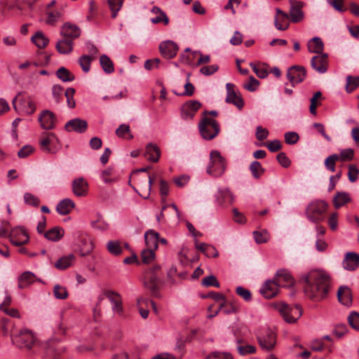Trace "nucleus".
<instances>
[{"mask_svg": "<svg viewBox=\"0 0 359 359\" xmlns=\"http://www.w3.org/2000/svg\"><path fill=\"white\" fill-rule=\"evenodd\" d=\"M154 251L155 250L150 248L143 250L141 253L142 262L144 264H149L155 258Z\"/></svg>", "mask_w": 359, "mask_h": 359, "instance_id": "5fc2aeb1", "label": "nucleus"}, {"mask_svg": "<svg viewBox=\"0 0 359 359\" xmlns=\"http://www.w3.org/2000/svg\"><path fill=\"white\" fill-rule=\"evenodd\" d=\"M146 155L148 156L149 161L152 162H157L161 156V151L159 147L154 144L149 143L146 147Z\"/></svg>", "mask_w": 359, "mask_h": 359, "instance_id": "473e14b6", "label": "nucleus"}, {"mask_svg": "<svg viewBox=\"0 0 359 359\" xmlns=\"http://www.w3.org/2000/svg\"><path fill=\"white\" fill-rule=\"evenodd\" d=\"M324 44L322 39L318 36L311 39L308 43V49L311 53L323 54Z\"/></svg>", "mask_w": 359, "mask_h": 359, "instance_id": "2f4dec72", "label": "nucleus"}, {"mask_svg": "<svg viewBox=\"0 0 359 359\" xmlns=\"http://www.w3.org/2000/svg\"><path fill=\"white\" fill-rule=\"evenodd\" d=\"M74 93L75 89L74 88H68L65 93V95L67 98V106L71 109L74 108L76 105V102L74 100Z\"/></svg>", "mask_w": 359, "mask_h": 359, "instance_id": "680f3d73", "label": "nucleus"}, {"mask_svg": "<svg viewBox=\"0 0 359 359\" xmlns=\"http://www.w3.org/2000/svg\"><path fill=\"white\" fill-rule=\"evenodd\" d=\"M100 63L105 73L111 74L114 72L113 62L107 55L104 54L100 56Z\"/></svg>", "mask_w": 359, "mask_h": 359, "instance_id": "a19ab883", "label": "nucleus"}, {"mask_svg": "<svg viewBox=\"0 0 359 359\" xmlns=\"http://www.w3.org/2000/svg\"><path fill=\"white\" fill-rule=\"evenodd\" d=\"M236 348L241 355H247L256 352V347L245 343L236 344Z\"/></svg>", "mask_w": 359, "mask_h": 359, "instance_id": "79ce46f5", "label": "nucleus"}, {"mask_svg": "<svg viewBox=\"0 0 359 359\" xmlns=\"http://www.w3.org/2000/svg\"><path fill=\"white\" fill-rule=\"evenodd\" d=\"M107 4L111 11V18H115L122 7L123 0H108Z\"/></svg>", "mask_w": 359, "mask_h": 359, "instance_id": "de8ad7c7", "label": "nucleus"}, {"mask_svg": "<svg viewBox=\"0 0 359 359\" xmlns=\"http://www.w3.org/2000/svg\"><path fill=\"white\" fill-rule=\"evenodd\" d=\"M348 178L351 182H355L358 179L359 169L355 164H349L348 165Z\"/></svg>", "mask_w": 359, "mask_h": 359, "instance_id": "3c124183", "label": "nucleus"}, {"mask_svg": "<svg viewBox=\"0 0 359 359\" xmlns=\"http://www.w3.org/2000/svg\"><path fill=\"white\" fill-rule=\"evenodd\" d=\"M179 50L178 45L170 40L163 41L159 45V50L161 54L167 59L175 57Z\"/></svg>", "mask_w": 359, "mask_h": 359, "instance_id": "a211bd4d", "label": "nucleus"}, {"mask_svg": "<svg viewBox=\"0 0 359 359\" xmlns=\"http://www.w3.org/2000/svg\"><path fill=\"white\" fill-rule=\"evenodd\" d=\"M226 97L225 102L229 104H232L236 106L238 109H242L244 107L245 102L239 90L236 89V86L231 83L226 84Z\"/></svg>", "mask_w": 359, "mask_h": 359, "instance_id": "9b49d317", "label": "nucleus"}, {"mask_svg": "<svg viewBox=\"0 0 359 359\" xmlns=\"http://www.w3.org/2000/svg\"><path fill=\"white\" fill-rule=\"evenodd\" d=\"M72 191L76 196H84L88 192V183L83 177L75 179L72 182Z\"/></svg>", "mask_w": 359, "mask_h": 359, "instance_id": "a878e982", "label": "nucleus"}, {"mask_svg": "<svg viewBox=\"0 0 359 359\" xmlns=\"http://www.w3.org/2000/svg\"><path fill=\"white\" fill-rule=\"evenodd\" d=\"M261 348L266 351L272 350L276 344V335L270 328L264 327L257 334Z\"/></svg>", "mask_w": 359, "mask_h": 359, "instance_id": "1a4fd4ad", "label": "nucleus"}, {"mask_svg": "<svg viewBox=\"0 0 359 359\" xmlns=\"http://www.w3.org/2000/svg\"><path fill=\"white\" fill-rule=\"evenodd\" d=\"M276 309L288 323H295L302 315L303 310L299 304L290 306L284 303L276 304Z\"/></svg>", "mask_w": 359, "mask_h": 359, "instance_id": "423d86ee", "label": "nucleus"}, {"mask_svg": "<svg viewBox=\"0 0 359 359\" xmlns=\"http://www.w3.org/2000/svg\"><path fill=\"white\" fill-rule=\"evenodd\" d=\"M202 285L204 287H210L214 286L215 287H219L220 284L217 280L216 277L213 275L208 276L207 277H205L201 282Z\"/></svg>", "mask_w": 359, "mask_h": 359, "instance_id": "bf43d9fd", "label": "nucleus"}, {"mask_svg": "<svg viewBox=\"0 0 359 359\" xmlns=\"http://www.w3.org/2000/svg\"><path fill=\"white\" fill-rule=\"evenodd\" d=\"M235 344L245 343L250 335V330L245 325H238L233 329Z\"/></svg>", "mask_w": 359, "mask_h": 359, "instance_id": "393cba45", "label": "nucleus"}, {"mask_svg": "<svg viewBox=\"0 0 359 359\" xmlns=\"http://www.w3.org/2000/svg\"><path fill=\"white\" fill-rule=\"evenodd\" d=\"M349 325L355 330H359V313L352 311L348 317Z\"/></svg>", "mask_w": 359, "mask_h": 359, "instance_id": "0e129e2a", "label": "nucleus"}, {"mask_svg": "<svg viewBox=\"0 0 359 359\" xmlns=\"http://www.w3.org/2000/svg\"><path fill=\"white\" fill-rule=\"evenodd\" d=\"M252 177L255 179H259L264 173L265 169L262 166L260 162L257 161H252L249 167Z\"/></svg>", "mask_w": 359, "mask_h": 359, "instance_id": "37998d69", "label": "nucleus"}, {"mask_svg": "<svg viewBox=\"0 0 359 359\" xmlns=\"http://www.w3.org/2000/svg\"><path fill=\"white\" fill-rule=\"evenodd\" d=\"M202 104L197 100H189L181 107V118L185 121H191L194 118L196 111L201 107Z\"/></svg>", "mask_w": 359, "mask_h": 359, "instance_id": "4468645a", "label": "nucleus"}, {"mask_svg": "<svg viewBox=\"0 0 359 359\" xmlns=\"http://www.w3.org/2000/svg\"><path fill=\"white\" fill-rule=\"evenodd\" d=\"M328 56L327 53L318 54L313 56L311 60L313 69L320 74H324L327 70Z\"/></svg>", "mask_w": 359, "mask_h": 359, "instance_id": "aec40b11", "label": "nucleus"}, {"mask_svg": "<svg viewBox=\"0 0 359 359\" xmlns=\"http://www.w3.org/2000/svg\"><path fill=\"white\" fill-rule=\"evenodd\" d=\"M75 207L74 202L69 198L62 199L57 205L56 210L61 215H66L70 213Z\"/></svg>", "mask_w": 359, "mask_h": 359, "instance_id": "c756f323", "label": "nucleus"}, {"mask_svg": "<svg viewBox=\"0 0 359 359\" xmlns=\"http://www.w3.org/2000/svg\"><path fill=\"white\" fill-rule=\"evenodd\" d=\"M351 197L346 192H337L333 198V205L336 209L351 201Z\"/></svg>", "mask_w": 359, "mask_h": 359, "instance_id": "e433bc0d", "label": "nucleus"}, {"mask_svg": "<svg viewBox=\"0 0 359 359\" xmlns=\"http://www.w3.org/2000/svg\"><path fill=\"white\" fill-rule=\"evenodd\" d=\"M75 261V257L73 254L64 256L60 258L55 264V267L59 270H65L71 266Z\"/></svg>", "mask_w": 359, "mask_h": 359, "instance_id": "c9c22d12", "label": "nucleus"}, {"mask_svg": "<svg viewBox=\"0 0 359 359\" xmlns=\"http://www.w3.org/2000/svg\"><path fill=\"white\" fill-rule=\"evenodd\" d=\"M342 264L346 270L355 271L359 266V255L353 252H347Z\"/></svg>", "mask_w": 359, "mask_h": 359, "instance_id": "b1692460", "label": "nucleus"}, {"mask_svg": "<svg viewBox=\"0 0 359 359\" xmlns=\"http://www.w3.org/2000/svg\"><path fill=\"white\" fill-rule=\"evenodd\" d=\"M81 29L76 25L67 22L61 27L60 34L65 39H71L72 42L81 35Z\"/></svg>", "mask_w": 359, "mask_h": 359, "instance_id": "dca6fc26", "label": "nucleus"}, {"mask_svg": "<svg viewBox=\"0 0 359 359\" xmlns=\"http://www.w3.org/2000/svg\"><path fill=\"white\" fill-rule=\"evenodd\" d=\"M87 128V121L79 118L69 120L65 126V129L67 132H76L77 133H83L86 131Z\"/></svg>", "mask_w": 359, "mask_h": 359, "instance_id": "6ab92c4d", "label": "nucleus"}, {"mask_svg": "<svg viewBox=\"0 0 359 359\" xmlns=\"http://www.w3.org/2000/svg\"><path fill=\"white\" fill-rule=\"evenodd\" d=\"M93 59L90 55H82L79 58V64L82 70L87 73L90 71L91 62Z\"/></svg>", "mask_w": 359, "mask_h": 359, "instance_id": "8fccbe9b", "label": "nucleus"}, {"mask_svg": "<svg viewBox=\"0 0 359 359\" xmlns=\"http://www.w3.org/2000/svg\"><path fill=\"white\" fill-rule=\"evenodd\" d=\"M116 134L119 137H125V135L128 134V137H127L128 140H131L133 138V135L130 133V126L127 124H121L116 130Z\"/></svg>", "mask_w": 359, "mask_h": 359, "instance_id": "4d7b16f0", "label": "nucleus"}, {"mask_svg": "<svg viewBox=\"0 0 359 359\" xmlns=\"http://www.w3.org/2000/svg\"><path fill=\"white\" fill-rule=\"evenodd\" d=\"M206 359H233V358L229 353L214 351L208 355Z\"/></svg>", "mask_w": 359, "mask_h": 359, "instance_id": "69168bd1", "label": "nucleus"}, {"mask_svg": "<svg viewBox=\"0 0 359 359\" xmlns=\"http://www.w3.org/2000/svg\"><path fill=\"white\" fill-rule=\"evenodd\" d=\"M20 94L19 93L12 100L14 109L20 114L30 115L34 114L36 110V106L34 101L29 97L20 98L19 103H16L18 97Z\"/></svg>", "mask_w": 359, "mask_h": 359, "instance_id": "9d476101", "label": "nucleus"}, {"mask_svg": "<svg viewBox=\"0 0 359 359\" xmlns=\"http://www.w3.org/2000/svg\"><path fill=\"white\" fill-rule=\"evenodd\" d=\"M143 283L144 287L150 291L152 297H160L159 290L163 283L160 265H154L146 271Z\"/></svg>", "mask_w": 359, "mask_h": 359, "instance_id": "f03ea898", "label": "nucleus"}, {"mask_svg": "<svg viewBox=\"0 0 359 359\" xmlns=\"http://www.w3.org/2000/svg\"><path fill=\"white\" fill-rule=\"evenodd\" d=\"M290 2L291 7L288 14L289 18H290V20L294 23L302 21L304 18V13L302 10V4L300 2H297L294 0H290Z\"/></svg>", "mask_w": 359, "mask_h": 359, "instance_id": "4be33fe9", "label": "nucleus"}, {"mask_svg": "<svg viewBox=\"0 0 359 359\" xmlns=\"http://www.w3.org/2000/svg\"><path fill=\"white\" fill-rule=\"evenodd\" d=\"M253 236L257 243H266L269 238V235L265 230L261 232L257 231H254Z\"/></svg>", "mask_w": 359, "mask_h": 359, "instance_id": "052dcab7", "label": "nucleus"}, {"mask_svg": "<svg viewBox=\"0 0 359 359\" xmlns=\"http://www.w3.org/2000/svg\"><path fill=\"white\" fill-rule=\"evenodd\" d=\"M338 161H339V156L338 154H334L329 156L325 160V166L326 169L331 172H334L336 162Z\"/></svg>", "mask_w": 359, "mask_h": 359, "instance_id": "49530a36", "label": "nucleus"}, {"mask_svg": "<svg viewBox=\"0 0 359 359\" xmlns=\"http://www.w3.org/2000/svg\"><path fill=\"white\" fill-rule=\"evenodd\" d=\"M73 45L71 39H62L57 42L55 48L59 53L67 55L72 52Z\"/></svg>", "mask_w": 359, "mask_h": 359, "instance_id": "7c9ffc66", "label": "nucleus"}, {"mask_svg": "<svg viewBox=\"0 0 359 359\" xmlns=\"http://www.w3.org/2000/svg\"><path fill=\"white\" fill-rule=\"evenodd\" d=\"M274 278L279 279L280 287H290L294 285L293 278L285 269L278 270Z\"/></svg>", "mask_w": 359, "mask_h": 359, "instance_id": "cd10ccee", "label": "nucleus"}, {"mask_svg": "<svg viewBox=\"0 0 359 359\" xmlns=\"http://www.w3.org/2000/svg\"><path fill=\"white\" fill-rule=\"evenodd\" d=\"M31 41L39 48H44L49 43V39L42 32H36V34L31 38Z\"/></svg>", "mask_w": 359, "mask_h": 359, "instance_id": "4c0bfd02", "label": "nucleus"}, {"mask_svg": "<svg viewBox=\"0 0 359 359\" xmlns=\"http://www.w3.org/2000/svg\"><path fill=\"white\" fill-rule=\"evenodd\" d=\"M306 70L303 66L294 65L288 68L287 78L292 86L302 83L306 78Z\"/></svg>", "mask_w": 359, "mask_h": 359, "instance_id": "ddd939ff", "label": "nucleus"}, {"mask_svg": "<svg viewBox=\"0 0 359 359\" xmlns=\"http://www.w3.org/2000/svg\"><path fill=\"white\" fill-rule=\"evenodd\" d=\"M339 156V160L342 162L349 161L353 159L354 157V151L353 149L348 148L342 149L340 151V154H338Z\"/></svg>", "mask_w": 359, "mask_h": 359, "instance_id": "13d9d810", "label": "nucleus"}, {"mask_svg": "<svg viewBox=\"0 0 359 359\" xmlns=\"http://www.w3.org/2000/svg\"><path fill=\"white\" fill-rule=\"evenodd\" d=\"M201 297L203 299L211 298L214 299L216 302L219 303V307L217 310L215 311L214 314L208 316V318H212L214 316H215L219 313V311L222 309V308L224 306L225 297L222 294L216 292H210L207 294L203 295Z\"/></svg>", "mask_w": 359, "mask_h": 359, "instance_id": "c85d7f7f", "label": "nucleus"}, {"mask_svg": "<svg viewBox=\"0 0 359 359\" xmlns=\"http://www.w3.org/2000/svg\"><path fill=\"white\" fill-rule=\"evenodd\" d=\"M159 233L153 229L147 231L144 233V240L147 248L156 250L158 246Z\"/></svg>", "mask_w": 359, "mask_h": 359, "instance_id": "bb28decb", "label": "nucleus"}, {"mask_svg": "<svg viewBox=\"0 0 359 359\" xmlns=\"http://www.w3.org/2000/svg\"><path fill=\"white\" fill-rule=\"evenodd\" d=\"M304 291L311 299L320 301L325 298L330 287V278L325 272L314 270L302 277Z\"/></svg>", "mask_w": 359, "mask_h": 359, "instance_id": "f257e3e1", "label": "nucleus"}, {"mask_svg": "<svg viewBox=\"0 0 359 359\" xmlns=\"http://www.w3.org/2000/svg\"><path fill=\"white\" fill-rule=\"evenodd\" d=\"M285 142L287 144H294L299 140V136L296 132H287L285 133Z\"/></svg>", "mask_w": 359, "mask_h": 359, "instance_id": "338daca9", "label": "nucleus"}, {"mask_svg": "<svg viewBox=\"0 0 359 359\" xmlns=\"http://www.w3.org/2000/svg\"><path fill=\"white\" fill-rule=\"evenodd\" d=\"M35 275L30 271L23 272L18 278V287L20 289L27 287L34 281Z\"/></svg>", "mask_w": 359, "mask_h": 359, "instance_id": "f704fd0d", "label": "nucleus"}, {"mask_svg": "<svg viewBox=\"0 0 359 359\" xmlns=\"http://www.w3.org/2000/svg\"><path fill=\"white\" fill-rule=\"evenodd\" d=\"M236 292L246 302H250L252 299L250 291L243 287L238 286L236 290Z\"/></svg>", "mask_w": 359, "mask_h": 359, "instance_id": "774afa93", "label": "nucleus"}, {"mask_svg": "<svg viewBox=\"0 0 359 359\" xmlns=\"http://www.w3.org/2000/svg\"><path fill=\"white\" fill-rule=\"evenodd\" d=\"M81 243L83 247L80 249V255L81 256L84 257L89 255L92 252L93 245L92 242L88 238L82 239Z\"/></svg>", "mask_w": 359, "mask_h": 359, "instance_id": "864d4df0", "label": "nucleus"}, {"mask_svg": "<svg viewBox=\"0 0 359 359\" xmlns=\"http://www.w3.org/2000/svg\"><path fill=\"white\" fill-rule=\"evenodd\" d=\"M65 231L62 228L55 226L44 233V237L51 241H58L64 236Z\"/></svg>", "mask_w": 359, "mask_h": 359, "instance_id": "72a5a7b5", "label": "nucleus"}, {"mask_svg": "<svg viewBox=\"0 0 359 359\" xmlns=\"http://www.w3.org/2000/svg\"><path fill=\"white\" fill-rule=\"evenodd\" d=\"M359 86V76L348 75L346 76V90L350 93L354 91Z\"/></svg>", "mask_w": 359, "mask_h": 359, "instance_id": "a18cd8bd", "label": "nucleus"}, {"mask_svg": "<svg viewBox=\"0 0 359 359\" xmlns=\"http://www.w3.org/2000/svg\"><path fill=\"white\" fill-rule=\"evenodd\" d=\"M200 133L203 139L211 140L219 133L220 128L218 122L207 116H203L198 124Z\"/></svg>", "mask_w": 359, "mask_h": 359, "instance_id": "20e7f679", "label": "nucleus"}, {"mask_svg": "<svg viewBox=\"0 0 359 359\" xmlns=\"http://www.w3.org/2000/svg\"><path fill=\"white\" fill-rule=\"evenodd\" d=\"M11 243L15 246H22L29 242L28 233L22 226L13 229L8 235Z\"/></svg>", "mask_w": 359, "mask_h": 359, "instance_id": "f8f14e48", "label": "nucleus"}, {"mask_svg": "<svg viewBox=\"0 0 359 359\" xmlns=\"http://www.w3.org/2000/svg\"><path fill=\"white\" fill-rule=\"evenodd\" d=\"M279 287V279L274 278L273 280H269L265 282L260 289V292L266 299H271L277 294Z\"/></svg>", "mask_w": 359, "mask_h": 359, "instance_id": "f3484780", "label": "nucleus"}, {"mask_svg": "<svg viewBox=\"0 0 359 359\" xmlns=\"http://www.w3.org/2000/svg\"><path fill=\"white\" fill-rule=\"evenodd\" d=\"M153 184V178L151 175H148V181L144 179L142 182V187L144 189L145 193L144 194L138 193L140 196L144 199L149 198L151 190V185Z\"/></svg>", "mask_w": 359, "mask_h": 359, "instance_id": "603ef678", "label": "nucleus"}, {"mask_svg": "<svg viewBox=\"0 0 359 359\" xmlns=\"http://www.w3.org/2000/svg\"><path fill=\"white\" fill-rule=\"evenodd\" d=\"M57 77L63 82L73 81L74 75L65 67H60L56 72Z\"/></svg>", "mask_w": 359, "mask_h": 359, "instance_id": "ea45409f", "label": "nucleus"}, {"mask_svg": "<svg viewBox=\"0 0 359 359\" xmlns=\"http://www.w3.org/2000/svg\"><path fill=\"white\" fill-rule=\"evenodd\" d=\"M327 208V203L325 201L316 200L309 204L306 210V214L310 221L318 223L324 219Z\"/></svg>", "mask_w": 359, "mask_h": 359, "instance_id": "39448f33", "label": "nucleus"}, {"mask_svg": "<svg viewBox=\"0 0 359 359\" xmlns=\"http://www.w3.org/2000/svg\"><path fill=\"white\" fill-rule=\"evenodd\" d=\"M226 170V161L224 157L222 156L219 151L217 150H212L210 154V162L206 168V172L208 175L214 177H221Z\"/></svg>", "mask_w": 359, "mask_h": 359, "instance_id": "7ed1b4c3", "label": "nucleus"}, {"mask_svg": "<svg viewBox=\"0 0 359 359\" xmlns=\"http://www.w3.org/2000/svg\"><path fill=\"white\" fill-rule=\"evenodd\" d=\"M322 97V93L320 91L316 92L313 97L311 98L310 102L311 104L309 107V111L310 113L313 115H316V107L320 103L317 101L318 98H320Z\"/></svg>", "mask_w": 359, "mask_h": 359, "instance_id": "6e6d98bb", "label": "nucleus"}, {"mask_svg": "<svg viewBox=\"0 0 359 359\" xmlns=\"http://www.w3.org/2000/svg\"><path fill=\"white\" fill-rule=\"evenodd\" d=\"M43 135L39 141L41 150L50 154L57 153L62 147L58 137L53 133H47Z\"/></svg>", "mask_w": 359, "mask_h": 359, "instance_id": "6e6552de", "label": "nucleus"}, {"mask_svg": "<svg viewBox=\"0 0 359 359\" xmlns=\"http://www.w3.org/2000/svg\"><path fill=\"white\" fill-rule=\"evenodd\" d=\"M218 203L221 205L223 203H232L233 202V196L228 189H219L217 196Z\"/></svg>", "mask_w": 359, "mask_h": 359, "instance_id": "58836bf2", "label": "nucleus"}, {"mask_svg": "<svg viewBox=\"0 0 359 359\" xmlns=\"http://www.w3.org/2000/svg\"><path fill=\"white\" fill-rule=\"evenodd\" d=\"M53 294L57 299H65L68 297V292L65 287L57 284L54 286Z\"/></svg>", "mask_w": 359, "mask_h": 359, "instance_id": "09e8293b", "label": "nucleus"}, {"mask_svg": "<svg viewBox=\"0 0 359 359\" xmlns=\"http://www.w3.org/2000/svg\"><path fill=\"white\" fill-rule=\"evenodd\" d=\"M338 301L347 307L352 305L353 297L351 290L346 285H341L339 287L337 291Z\"/></svg>", "mask_w": 359, "mask_h": 359, "instance_id": "5701e85b", "label": "nucleus"}, {"mask_svg": "<svg viewBox=\"0 0 359 359\" xmlns=\"http://www.w3.org/2000/svg\"><path fill=\"white\" fill-rule=\"evenodd\" d=\"M103 294L112 304V311L119 316H122L123 314V309L121 294L117 292L110 290H104Z\"/></svg>", "mask_w": 359, "mask_h": 359, "instance_id": "2eb2a0df", "label": "nucleus"}, {"mask_svg": "<svg viewBox=\"0 0 359 359\" xmlns=\"http://www.w3.org/2000/svg\"><path fill=\"white\" fill-rule=\"evenodd\" d=\"M13 343L20 348L30 349L35 343V337L31 330L22 329L18 332H13L11 334Z\"/></svg>", "mask_w": 359, "mask_h": 359, "instance_id": "0eeeda50", "label": "nucleus"}, {"mask_svg": "<svg viewBox=\"0 0 359 359\" xmlns=\"http://www.w3.org/2000/svg\"><path fill=\"white\" fill-rule=\"evenodd\" d=\"M39 121L42 128L45 130H51L55 127L56 117L53 112L50 110H43L41 111Z\"/></svg>", "mask_w": 359, "mask_h": 359, "instance_id": "412c9836", "label": "nucleus"}, {"mask_svg": "<svg viewBox=\"0 0 359 359\" xmlns=\"http://www.w3.org/2000/svg\"><path fill=\"white\" fill-rule=\"evenodd\" d=\"M24 200L26 204L34 207H38L40 203V199L30 193H25L24 194Z\"/></svg>", "mask_w": 359, "mask_h": 359, "instance_id": "e2e57ef3", "label": "nucleus"}, {"mask_svg": "<svg viewBox=\"0 0 359 359\" xmlns=\"http://www.w3.org/2000/svg\"><path fill=\"white\" fill-rule=\"evenodd\" d=\"M107 250L113 255L118 256L123 252L121 243L118 241H109L106 245Z\"/></svg>", "mask_w": 359, "mask_h": 359, "instance_id": "c03bdc74", "label": "nucleus"}]
</instances>
